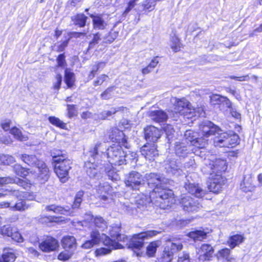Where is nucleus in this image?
Masks as SVG:
<instances>
[{
  "label": "nucleus",
  "instance_id": "nucleus-1",
  "mask_svg": "<svg viewBox=\"0 0 262 262\" xmlns=\"http://www.w3.org/2000/svg\"><path fill=\"white\" fill-rule=\"evenodd\" d=\"M144 179L151 190H149L148 193L147 192L140 200L136 201L138 208L146 206L150 201H153L155 195L156 198L155 204L161 209H168L174 204L173 191L163 185L168 182V179L162 177L160 173L155 172L146 173Z\"/></svg>",
  "mask_w": 262,
  "mask_h": 262
},
{
  "label": "nucleus",
  "instance_id": "nucleus-2",
  "mask_svg": "<svg viewBox=\"0 0 262 262\" xmlns=\"http://www.w3.org/2000/svg\"><path fill=\"white\" fill-rule=\"evenodd\" d=\"M203 135H217L214 139V144L219 147H233L239 142L238 135L233 131L223 132L219 126L212 122L206 120L201 126Z\"/></svg>",
  "mask_w": 262,
  "mask_h": 262
},
{
  "label": "nucleus",
  "instance_id": "nucleus-3",
  "mask_svg": "<svg viewBox=\"0 0 262 262\" xmlns=\"http://www.w3.org/2000/svg\"><path fill=\"white\" fill-rule=\"evenodd\" d=\"M102 143L98 142L94 146L91 148L89 150V156L93 159L98 160H102L105 157H106L108 162L112 165L120 166L121 159L124 156V151L122 148V146L119 144H113L108 147L105 152H99V149Z\"/></svg>",
  "mask_w": 262,
  "mask_h": 262
},
{
  "label": "nucleus",
  "instance_id": "nucleus-4",
  "mask_svg": "<svg viewBox=\"0 0 262 262\" xmlns=\"http://www.w3.org/2000/svg\"><path fill=\"white\" fill-rule=\"evenodd\" d=\"M53 160L57 176L61 182H66L69 179V171L71 168V161L63 151H58L56 155L53 156Z\"/></svg>",
  "mask_w": 262,
  "mask_h": 262
},
{
  "label": "nucleus",
  "instance_id": "nucleus-5",
  "mask_svg": "<svg viewBox=\"0 0 262 262\" xmlns=\"http://www.w3.org/2000/svg\"><path fill=\"white\" fill-rule=\"evenodd\" d=\"M160 233L161 231L157 230H147L135 234L128 241V248L132 249L137 256L140 257L143 253L139 251L143 247L144 241L153 237Z\"/></svg>",
  "mask_w": 262,
  "mask_h": 262
},
{
  "label": "nucleus",
  "instance_id": "nucleus-6",
  "mask_svg": "<svg viewBox=\"0 0 262 262\" xmlns=\"http://www.w3.org/2000/svg\"><path fill=\"white\" fill-rule=\"evenodd\" d=\"M84 193V192L83 190H80L77 192L74 198V201L72 205V208L68 206L62 207L60 205L52 204L46 206L45 210L47 211H52L55 213L61 215L73 216V210L79 208L82 201Z\"/></svg>",
  "mask_w": 262,
  "mask_h": 262
},
{
  "label": "nucleus",
  "instance_id": "nucleus-7",
  "mask_svg": "<svg viewBox=\"0 0 262 262\" xmlns=\"http://www.w3.org/2000/svg\"><path fill=\"white\" fill-rule=\"evenodd\" d=\"M164 171L168 176L178 177L183 172L181 162L175 158L167 157L163 163Z\"/></svg>",
  "mask_w": 262,
  "mask_h": 262
},
{
  "label": "nucleus",
  "instance_id": "nucleus-8",
  "mask_svg": "<svg viewBox=\"0 0 262 262\" xmlns=\"http://www.w3.org/2000/svg\"><path fill=\"white\" fill-rule=\"evenodd\" d=\"M124 183L130 189L140 190L144 185V177L138 171H132L126 175Z\"/></svg>",
  "mask_w": 262,
  "mask_h": 262
},
{
  "label": "nucleus",
  "instance_id": "nucleus-9",
  "mask_svg": "<svg viewBox=\"0 0 262 262\" xmlns=\"http://www.w3.org/2000/svg\"><path fill=\"white\" fill-rule=\"evenodd\" d=\"M195 176L194 173H190L185 177L186 180L184 187L188 192L196 198H201L205 194V191L195 184L192 179Z\"/></svg>",
  "mask_w": 262,
  "mask_h": 262
},
{
  "label": "nucleus",
  "instance_id": "nucleus-10",
  "mask_svg": "<svg viewBox=\"0 0 262 262\" xmlns=\"http://www.w3.org/2000/svg\"><path fill=\"white\" fill-rule=\"evenodd\" d=\"M173 256L172 252H169L165 247L161 256L158 258V262H171ZM196 259L190 257L188 252L183 251L179 254L178 262H196Z\"/></svg>",
  "mask_w": 262,
  "mask_h": 262
},
{
  "label": "nucleus",
  "instance_id": "nucleus-11",
  "mask_svg": "<svg viewBox=\"0 0 262 262\" xmlns=\"http://www.w3.org/2000/svg\"><path fill=\"white\" fill-rule=\"evenodd\" d=\"M90 159L84 163V169L86 174L90 177L93 178L98 179L101 177L102 168L101 164L99 163L100 160L97 159H93L89 155Z\"/></svg>",
  "mask_w": 262,
  "mask_h": 262
},
{
  "label": "nucleus",
  "instance_id": "nucleus-12",
  "mask_svg": "<svg viewBox=\"0 0 262 262\" xmlns=\"http://www.w3.org/2000/svg\"><path fill=\"white\" fill-rule=\"evenodd\" d=\"M103 243L107 247H102L97 249L95 251V256L97 257L109 254L112 252V250L114 249H120L123 248V246L121 244L114 242L111 239L110 237L106 235H105V238L103 241Z\"/></svg>",
  "mask_w": 262,
  "mask_h": 262
},
{
  "label": "nucleus",
  "instance_id": "nucleus-13",
  "mask_svg": "<svg viewBox=\"0 0 262 262\" xmlns=\"http://www.w3.org/2000/svg\"><path fill=\"white\" fill-rule=\"evenodd\" d=\"M215 249L209 244H202L201 246L196 249L198 255V259L200 262L210 261L213 257Z\"/></svg>",
  "mask_w": 262,
  "mask_h": 262
},
{
  "label": "nucleus",
  "instance_id": "nucleus-14",
  "mask_svg": "<svg viewBox=\"0 0 262 262\" xmlns=\"http://www.w3.org/2000/svg\"><path fill=\"white\" fill-rule=\"evenodd\" d=\"M180 203L183 210L187 212H197L202 208L199 200L189 195L182 196Z\"/></svg>",
  "mask_w": 262,
  "mask_h": 262
},
{
  "label": "nucleus",
  "instance_id": "nucleus-15",
  "mask_svg": "<svg viewBox=\"0 0 262 262\" xmlns=\"http://www.w3.org/2000/svg\"><path fill=\"white\" fill-rule=\"evenodd\" d=\"M12 193L18 199L15 205L11 206L12 210L21 211L28 209V206L26 204L25 200L29 199V192L14 190Z\"/></svg>",
  "mask_w": 262,
  "mask_h": 262
},
{
  "label": "nucleus",
  "instance_id": "nucleus-16",
  "mask_svg": "<svg viewBox=\"0 0 262 262\" xmlns=\"http://www.w3.org/2000/svg\"><path fill=\"white\" fill-rule=\"evenodd\" d=\"M209 181L208 185L210 191L217 193L221 191L225 184V179L222 174L214 173L209 177Z\"/></svg>",
  "mask_w": 262,
  "mask_h": 262
},
{
  "label": "nucleus",
  "instance_id": "nucleus-17",
  "mask_svg": "<svg viewBox=\"0 0 262 262\" xmlns=\"http://www.w3.org/2000/svg\"><path fill=\"white\" fill-rule=\"evenodd\" d=\"M58 241L51 236H47L39 244L40 249L44 252H50L57 250L59 247Z\"/></svg>",
  "mask_w": 262,
  "mask_h": 262
},
{
  "label": "nucleus",
  "instance_id": "nucleus-18",
  "mask_svg": "<svg viewBox=\"0 0 262 262\" xmlns=\"http://www.w3.org/2000/svg\"><path fill=\"white\" fill-rule=\"evenodd\" d=\"M110 138L113 142H116L126 148H129L130 145L127 142V138L122 130L117 128H113L110 135Z\"/></svg>",
  "mask_w": 262,
  "mask_h": 262
},
{
  "label": "nucleus",
  "instance_id": "nucleus-19",
  "mask_svg": "<svg viewBox=\"0 0 262 262\" xmlns=\"http://www.w3.org/2000/svg\"><path fill=\"white\" fill-rule=\"evenodd\" d=\"M163 131L152 125L144 128V136L146 141L155 143L161 137Z\"/></svg>",
  "mask_w": 262,
  "mask_h": 262
},
{
  "label": "nucleus",
  "instance_id": "nucleus-20",
  "mask_svg": "<svg viewBox=\"0 0 262 262\" xmlns=\"http://www.w3.org/2000/svg\"><path fill=\"white\" fill-rule=\"evenodd\" d=\"M140 152L142 155L148 160H154V158L159 155L157 146L154 143L144 144L141 147Z\"/></svg>",
  "mask_w": 262,
  "mask_h": 262
},
{
  "label": "nucleus",
  "instance_id": "nucleus-21",
  "mask_svg": "<svg viewBox=\"0 0 262 262\" xmlns=\"http://www.w3.org/2000/svg\"><path fill=\"white\" fill-rule=\"evenodd\" d=\"M203 152H204V151H201L200 152L201 157L205 156L204 166L202 167L201 170L204 174L210 176L215 173L214 169L213 162H212L211 157L209 154L206 155L205 154L203 155Z\"/></svg>",
  "mask_w": 262,
  "mask_h": 262
},
{
  "label": "nucleus",
  "instance_id": "nucleus-22",
  "mask_svg": "<svg viewBox=\"0 0 262 262\" xmlns=\"http://www.w3.org/2000/svg\"><path fill=\"white\" fill-rule=\"evenodd\" d=\"M193 152V149L191 145L187 144L185 142H177L175 145L176 155L182 158H185L188 154Z\"/></svg>",
  "mask_w": 262,
  "mask_h": 262
},
{
  "label": "nucleus",
  "instance_id": "nucleus-23",
  "mask_svg": "<svg viewBox=\"0 0 262 262\" xmlns=\"http://www.w3.org/2000/svg\"><path fill=\"white\" fill-rule=\"evenodd\" d=\"M121 228L120 226L116 225L113 226L110 230V235L111 237V239L115 242H126L128 241V237L124 234H122L120 233Z\"/></svg>",
  "mask_w": 262,
  "mask_h": 262
},
{
  "label": "nucleus",
  "instance_id": "nucleus-24",
  "mask_svg": "<svg viewBox=\"0 0 262 262\" xmlns=\"http://www.w3.org/2000/svg\"><path fill=\"white\" fill-rule=\"evenodd\" d=\"M37 168L38 170L36 179L41 183H44L50 177L49 168L44 162L40 163V165Z\"/></svg>",
  "mask_w": 262,
  "mask_h": 262
},
{
  "label": "nucleus",
  "instance_id": "nucleus-25",
  "mask_svg": "<svg viewBox=\"0 0 262 262\" xmlns=\"http://www.w3.org/2000/svg\"><path fill=\"white\" fill-rule=\"evenodd\" d=\"M171 102L173 104L174 112L176 113H186L188 110V102L185 99H179L174 98L171 100Z\"/></svg>",
  "mask_w": 262,
  "mask_h": 262
},
{
  "label": "nucleus",
  "instance_id": "nucleus-26",
  "mask_svg": "<svg viewBox=\"0 0 262 262\" xmlns=\"http://www.w3.org/2000/svg\"><path fill=\"white\" fill-rule=\"evenodd\" d=\"M18 157L29 166L36 168L40 165V163L43 162L37 159L36 156L33 155L21 154L19 155Z\"/></svg>",
  "mask_w": 262,
  "mask_h": 262
},
{
  "label": "nucleus",
  "instance_id": "nucleus-27",
  "mask_svg": "<svg viewBox=\"0 0 262 262\" xmlns=\"http://www.w3.org/2000/svg\"><path fill=\"white\" fill-rule=\"evenodd\" d=\"M183 247L182 239L172 238L167 242L165 248L169 252H172L173 255L174 253L181 250Z\"/></svg>",
  "mask_w": 262,
  "mask_h": 262
},
{
  "label": "nucleus",
  "instance_id": "nucleus-28",
  "mask_svg": "<svg viewBox=\"0 0 262 262\" xmlns=\"http://www.w3.org/2000/svg\"><path fill=\"white\" fill-rule=\"evenodd\" d=\"M90 16L92 18L93 28L95 30H104L107 23L104 20L102 15L90 14Z\"/></svg>",
  "mask_w": 262,
  "mask_h": 262
},
{
  "label": "nucleus",
  "instance_id": "nucleus-29",
  "mask_svg": "<svg viewBox=\"0 0 262 262\" xmlns=\"http://www.w3.org/2000/svg\"><path fill=\"white\" fill-rule=\"evenodd\" d=\"M62 246L66 251L73 253L76 248V240L73 236H64L62 240Z\"/></svg>",
  "mask_w": 262,
  "mask_h": 262
},
{
  "label": "nucleus",
  "instance_id": "nucleus-30",
  "mask_svg": "<svg viewBox=\"0 0 262 262\" xmlns=\"http://www.w3.org/2000/svg\"><path fill=\"white\" fill-rule=\"evenodd\" d=\"M212 162H213L214 169L215 173L222 174L227 169L226 161L224 160L217 159L214 155H210Z\"/></svg>",
  "mask_w": 262,
  "mask_h": 262
},
{
  "label": "nucleus",
  "instance_id": "nucleus-31",
  "mask_svg": "<svg viewBox=\"0 0 262 262\" xmlns=\"http://www.w3.org/2000/svg\"><path fill=\"white\" fill-rule=\"evenodd\" d=\"M16 258L12 249L5 248L3 249V254L0 255V262H13Z\"/></svg>",
  "mask_w": 262,
  "mask_h": 262
},
{
  "label": "nucleus",
  "instance_id": "nucleus-32",
  "mask_svg": "<svg viewBox=\"0 0 262 262\" xmlns=\"http://www.w3.org/2000/svg\"><path fill=\"white\" fill-rule=\"evenodd\" d=\"M254 188L251 177L249 175L245 176L240 184V189L244 192H248L253 191Z\"/></svg>",
  "mask_w": 262,
  "mask_h": 262
},
{
  "label": "nucleus",
  "instance_id": "nucleus-33",
  "mask_svg": "<svg viewBox=\"0 0 262 262\" xmlns=\"http://www.w3.org/2000/svg\"><path fill=\"white\" fill-rule=\"evenodd\" d=\"M215 256L218 261L221 259H224L228 262H232L234 258L231 255L230 249L225 248L219 250L215 254Z\"/></svg>",
  "mask_w": 262,
  "mask_h": 262
},
{
  "label": "nucleus",
  "instance_id": "nucleus-34",
  "mask_svg": "<svg viewBox=\"0 0 262 262\" xmlns=\"http://www.w3.org/2000/svg\"><path fill=\"white\" fill-rule=\"evenodd\" d=\"M205 121L202 122V123L199 126V128L201 132V134L203 137H196L195 139L194 140L192 146H194L199 149H204L206 145L208 144V140L206 139V138L209 137L211 135H209L208 136H205L203 135L202 130L201 129V126Z\"/></svg>",
  "mask_w": 262,
  "mask_h": 262
},
{
  "label": "nucleus",
  "instance_id": "nucleus-35",
  "mask_svg": "<svg viewBox=\"0 0 262 262\" xmlns=\"http://www.w3.org/2000/svg\"><path fill=\"white\" fill-rule=\"evenodd\" d=\"M151 119L157 122H164L168 118L167 114L162 110H155L150 112Z\"/></svg>",
  "mask_w": 262,
  "mask_h": 262
},
{
  "label": "nucleus",
  "instance_id": "nucleus-36",
  "mask_svg": "<svg viewBox=\"0 0 262 262\" xmlns=\"http://www.w3.org/2000/svg\"><path fill=\"white\" fill-rule=\"evenodd\" d=\"M209 232L205 231L204 230H195L190 232L188 236L193 239L194 241H202L207 238Z\"/></svg>",
  "mask_w": 262,
  "mask_h": 262
},
{
  "label": "nucleus",
  "instance_id": "nucleus-37",
  "mask_svg": "<svg viewBox=\"0 0 262 262\" xmlns=\"http://www.w3.org/2000/svg\"><path fill=\"white\" fill-rule=\"evenodd\" d=\"M244 239L245 237L243 235L236 234L230 236L227 243L231 249H233L242 243L244 241Z\"/></svg>",
  "mask_w": 262,
  "mask_h": 262
},
{
  "label": "nucleus",
  "instance_id": "nucleus-38",
  "mask_svg": "<svg viewBox=\"0 0 262 262\" xmlns=\"http://www.w3.org/2000/svg\"><path fill=\"white\" fill-rule=\"evenodd\" d=\"M87 216L89 217L88 219H90L91 221H93L95 225L101 230H104L107 227V223L103 217L100 216L94 217L93 215L90 213L88 214Z\"/></svg>",
  "mask_w": 262,
  "mask_h": 262
},
{
  "label": "nucleus",
  "instance_id": "nucleus-39",
  "mask_svg": "<svg viewBox=\"0 0 262 262\" xmlns=\"http://www.w3.org/2000/svg\"><path fill=\"white\" fill-rule=\"evenodd\" d=\"M75 81V76L73 72H71L69 69H66L64 71V82L67 84V88H72L74 85Z\"/></svg>",
  "mask_w": 262,
  "mask_h": 262
},
{
  "label": "nucleus",
  "instance_id": "nucleus-40",
  "mask_svg": "<svg viewBox=\"0 0 262 262\" xmlns=\"http://www.w3.org/2000/svg\"><path fill=\"white\" fill-rule=\"evenodd\" d=\"M156 5V0H145L139 5V8L141 9L140 11L150 12L155 9Z\"/></svg>",
  "mask_w": 262,
  "mask_h": 262
},
{
  "label": "nucleus",
  "instance_id": "nucleus-41",
  "mask_svg": "<svg viewBox=\"0 0 262 262\" xmlns=\"http://www.w3.org/2000/svg\"><path fill=\"white\" fill-rule=\"evenodd\" d=\"M158 241L150 243L146 247V254L148 257H154L155 256L157 248L159 246Z\"/></svg>",
  "mask_w": 262,
  "mask_h": 262
},
{
  "label": "nucleus",
  "instance_id": "nucleus-42",
  "mask_svg": "<svg viewBox=\"0 0 262 262\" xmlns=\"http://www.w3.org/2000/svg\"><path fill=\"white\" fill-rule=\"evenodd\" d=\"M122 159L120 163V165H126L129 163L136 162V154L134 152H129L128 153H125L124 152V156H123Z\"/></svg>",
  "mask_w": 262,
  "mask_h": 262
},
{
  "label": "nucleus",
  "instance_id": "nucleus-43",
  "mask_svg": "<svg viewBox=\"0 0 262 262\" xmlns=\"http://www.w3.org/2000/svg\"><path fill=\"white\" fill-rule=\"evenodd\" d=\"M88 17L83 13L77 14L72 18L75 25L80 27H83L85 26Z\"/></svg>",
  "mask_w": 262,
  "mask_h": 262
},
{
  "label": "nucleus",
  "instance_id": "nucleus-44",
  "mask_svg": "<svg viewBox=\"0 0 262 262\" xmlns=\"http://www.w3.org/2000/svg\"><path fill=\"white\" fill-rule=\"evenodd\" d=\"M120 110V107L116 108L112 107L108 111H103L98 114V118L102 120L106 119L108 117L112 116L113 115Z\"/></svg>",
  "mask_w": 262,
  "mask_h": 262
},
{
  "label": "nucleus",
  "instance_id": "nucleus-45",
  "mask_svg": "<svg viewBox=\"0 0 262 262\" xmlns=\"http://www.w3.org/2000/svg\"><path fill=\"white\" fill-rule=\"evenodd\" d=\"M49 121L52 125L61 129H67V124L55 116H50L48 118Z\"/></svg>",
  "mask_w": 262,
  "mask_h": 262
},
{
  "label": "nucleus",
  "instance_id": "nucleus-46",
  "mask_svg": "<svg viewBox=\"0 0 262 262\" xmlns=\"http://www.w3.org/2000/svg\"><path fill=\"white\" fill-rule=\"evenodd\" d=\"M105 235H102V236L100 235L99 232L96 230H93L90 233V237L91 239H90L95 245H98L101 239H103V237H105Z\"/></svg>",
  "mask_w": 262,
  "mask_h": 262
},
{
  "label": "nucleus",
  "instance_id": "nucleus-47",
  "mask_svg": "<svg viewBox=\"0 0 262 262\" xmlns=\"http://www.w3.org/2000/svg\"><path fill=\"white\" fill-rule=\"evenodd\" d=\"M10 133L13 135L15 139L19 141H26L27 137L23 135L21 130L17 127L14 126L12 127Z\"/></svg>",
  "mask_w": 262,
  "mask_h": 262
},
{
  "label": "nucleus",
  "instance_id": "nucleus-48",
  "mask_svg": "<svg viewBox=\"0 0 262 262\" xmlns=\"http://www.w3.org/2000/svg\"><path fill=\"white\" fill-rule=\"evenodd\" d=\"M101 33L98 32L93 35L92 40L89 42L88 51L93 49L99 43L101 40Z\"/></svg>",
  "mask_w": 262,
  "mask_h": 262
},
{
  "label": "nucleus",
  "instance_id": "nucleus-49",
  "mask_svg": "<svg viewBox=\"0 0 262 262\" xmlns=\"http://www.w3.org/2000/svg\"><path fill=\"white\" fill-rule=\"evenodd\" d=\"M118 36V32L117 31L110 32L107 35H105L102 38L103 43H111L113 42Z\"/></svg>",
  "mask_w": 262,
  "mask_h": 262
},
{
  "label": "nucleus",
  "instance_id": "nucleus-50",
  "mask_svg": "<svg viewBox=\"0 0 262 262\" xmlns=\"http://www.w3.org/2000/svg\"><path fill=\"white\" fill-rule=\"evenodd\" d=\"M15 173L21 177H25L28 175L29 172L28 169L24 168L19 164H15L13 167Z\"/></svg>",
  "mask_w": 262,
  "mask_h": 262
},
{
  "label": "nucleus",
  "instance_id": "nucleus-51",
  "mask_svg": "<svg viewBox=\"0 0 262 262\" xmlns=\"http://www.w3.org/2000/svg\"><path fill=\"white\" fill-rule=\"evenodd\" d=\"M184 137L185 138V141L187 142V144L191 145L192 146V144L196 138L195 133L191 130H188L185 132Z\"/></svg>",
  "mask_w": 262,
  "mask_h": 262
},
{
  "label": "nucleus",
  "instance_id": "nucleus-52",
  "mask_svg": "<svg viewBox=\"0 0 262 262\" xmlns=\"http://www.w3.org/2000/svg\"><path fill=\"white\" fill-rule=\"evenodd\" d=\"M221 103L219 105V108L221 110L226 111L227 109L232 107V103L230 101V100L226 97H223V98H221V101H220Z\"/></svg>",
  "mask_w": 262,
  "mask_h": 262
},
{
  "label": "nucleus",
  "instance_id": "nucleus-53",
  "mask_svg": "<svg viewBox=\"0 0 262 262\" xmlns=\"http://www.w3.org/2000/svg\"><path fill=\"white\" fill-rule=\"evenodd\" d=\"M0 161L4 165H10L15 162L13 157L9 155H0Z\"/></svg>",
  "mask_w": 262,
  "mask_h": 262
},
{
  "label": "nucleus",
  "instance_id": "nucleus-54",
  "mask_svg": "<svg viewBox=\"0 0 262 262\" xmlns=\"http://www.w3.org/2000/svg\"><path fill=\"white\" fill-rule=\"evenodd\" d=\"M171 41L172 42L171 45V49L175 52L179 51L181 48V43L180 42V39H179V38L176 35H174L173 36L171 37Z\"/></svg>",
  "mask_w": 262,
  "mask_h": 262
},
{
  "label": "nucleus",
  "instance_id": "nucleus-55",
  "mask_svg": "<svg viewBox=\"0 0 262 262\" xmlns=\"http://www.w3.org/2000/svg\"><path fill=\"white\" fill-rule=\"evenodd\" d=\"M56 61L57 63L56 67L62 68H64L67 66L64 53L59 54L57 57Z\"/></svg>",
  "mask_w": 262,
  "mask_h": 262
},
{
  "label": "nucleus",
  "instance_id": "nucleus-56",
  "mask_svg": "<svg viewBox=\"0 0 262 262\" xmlns=\"http://www.w3.org/2000/svg\"><path fill=\"white\" fill-rule=\"evenodd\" d=\"M12 232V228L9 225H4L1 228L0 233L3 235L10 237Z\"/></svg>",
  "mask_w": 262,
  "mask_h": 262
},
{
  "label": "nucleus",
  "instance_id": "nucleus-57",
  "mask_svg": "<svg viewBox=\"0 0 262 262\" xmlns=\"http://www.w3.org/2000/svg\"><path fill=\"white\" fill-rule=\"evenodd\" d=\"M70 38H66L65 40L60 42H58L57 46L56 51L58 52H61L64 51L66 48L68 46Z\"/></svg>",
  "mask_w": 262,
  "mask_h": 262
},
{
  "label": "nucleus",
  "instance_id": "nucleus-58",
  "mask_svg": "<svg viewBox=\"0 0 262 262\" xmlns=\"http://www.w3.org/2000/svg\"><path fill=\"white\" fill-rule=\"evenodd\" d=\"M114 88V86L108 88L101 94V98L104 100L110 99L112 97L111 93L113 91Z\"/></svg>",
  "mask_w": 262,
  "mask_h": 262
},
{
  "label": "nucleus",
  "instance_id": "nucleus-59",
  "mask_svg": "<svg viewBox=\"0 0 262 262\" xmlns=\"http://www.w3.org/2000/svg\"><path fill=\"white\" fill-rule=\"evenodd\" d=\"M13 183L17 184L18 186L22 187L24 189H26L29 187V184L26 181L20 178L15 177L13 178Z\"/></svg>",
  "mask_w": 262,
  "mask_h": 262
},
{
  "label": "nucleus",
  "instance_id": "nucleus-60",
  "mask_svg": "<svg viewBox=\"0 0 262 262\" xmlns=\"http://www.w3.org/2000/svg\"><path fill=\"white\" fill-rule=\"evenodd\" d=\"M55 81L54 82L53 88L55 90L58 91L61 85L62 77L60 74H57L55 77Z\"/></svg>",
  "mask_w": 262,
  "mask_h": 262
},
{
  "label": "nucleus",
  "instance_id": "nucleus-61",
  "mask_svg": "<svg viewBox=\"0 0 262 262\" xmlns=\"http://www.w3.org/2000/svg\"><path fill=\"white\" fill-rule=\"evenodd\" d=\"M68 116L71 118L76 115L77 111L74 104H67Z\"/></svg>",
  "mask_w": 262,
  "mask_h": 262
},
{
  "label": "nucleus",
  "instance_id": "nucleus-62",
  "mask_svg": "<svg viewBox=\"0 0 262 262\" xmlns=\"http://www.w3.org/2000/svg\"><path fill=\"white\" fill-rule=\"evenodd\" d=\"M223 96L220 95H212L210 96V101L212 105H220L221 103L220 101H221V98H223Z\"/></svg>",
  "mask_w": 262,
  "mask_h": 262
},
{
  "label": "nucleus",
  "instance_id": "nucleus-63",
  "mask_svg": "<svg viewBox=\"0 0 262 262\" xmlns=\"http://www.w3.org/2000/svg\"><path fill=\"white\" fill-rule=\"evenodd\" d=\"M107 77L108 76L105 74L101 75L94 81V85L95 86L101 85L103 82L106 80Z\"/></svg>",
  "mask_w": 262,
  "mask_h": 262
},
{
  "label": "nucleus",
  "instance_id": "nucleus-64",
  "mask_svg": "<svg viewBox=\"0 0 262 262\" xmlns=\"http://www.w3.org/2000/svg\"><path fill=\"white\" fill-rule=\"evenodd\" d=\"M11 238L18 243H21L23 242V237L17 231L13 232L12 235L10 236Z\"/></svg>",
  "mask_w": 262,
  "mask_h": 262
}]
</instances>
